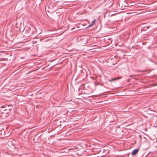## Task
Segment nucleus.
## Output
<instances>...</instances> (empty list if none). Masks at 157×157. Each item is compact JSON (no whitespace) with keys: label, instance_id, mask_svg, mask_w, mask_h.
<instances>
[{"label":"nucleus","instance_id":"nucleus-8","mask_svg":"<svg viewBox=\"0 0 157 157\" xmlns=\"http://www.w3.org/2000/svg\"><path fill=\"white\" fill-rule=\"evenodd\" d=\"M1 108H3V107H4V106H1Z\"/></svg>","mask_w":157,"mask_h":157},{"label":"nucleus","instance_id":"nucleus-2","mask_svg":"<svg viewBox=\"0 0 157 157\" xmlns=\"http://www.w3.org/2000/svg\"><path fill=\"white\" fill-rule=\"evenodd\" d=\"M139 149H135L134 150H133L132 153V155H135L137 154V153L139 151Z\"/></svg>","mask_w":157,"mask_h":157},{"label":"nucleus","instance_id":"nucleus-11","mask_svg":"<svg viewBox=\"0 0 157 157\" xmlns=\"http://www.w3.org/2000/svg\"><path fill=\"white\" fill-rule=\"evenodd\" d=\"M113 14H112V15H111V16H113Z\"/></svg>","mask_w":157,"mask_h":157},{"label":"nucleus","instance_id":"nucleus-7","mask_svg":"<svg viewBox=\"0 0 157 157\" xmlns=\"http://www.w3.org/2000/svg\"><path fill=\"white\" fill-rule=\"evenodd\" d=\"M130 80H131L130 79H128L127 80V81L128 82H129Z\"/></svg>","mask_w":157,"mask_h":157},{"label":"nucleus","instance_id":"nucleus-6","mask_svg":"<svg viewBox=\"0 0 157 157\" xmlns=\"http://www.w3.org/2000/svg\"><path fill=\"white\" fill-rule=\"evenodd\" d=\"M130 76L131 78H133V75H131Z\"/></svg>","mask_w":157,"mask_h":157},{"label":"nucleus","instance_id":"nucleus-1","mask_svg":"<svg viewBox=\"0 0 157 157\" xmlns=\"http://www.w3.org/2000/svg\"><path fill=\"white\" fill-rule=\"evenodd\" d=\"M121 78H122L121 77H119L117 78H112L111 79H108V81L110 82H111L112 81H115L116 80H118L119 79Z\"/></svg>","mask_w":157,"mask_h":157},{"label":"nucleus","instance_id":"nucleus-5","mask_svg":"<svg viewBox=\"0 0 157 157\" xmlns=\"http://www.w3.org/2000/svg\"><path fill=\"white\" fill-rule=\"evenodd\" d=\"M137 71L138 72H145V71Z\"/></svg>","mask_w":157,"mask_h":157},{"label":"nucleus","instance_id":"nucleus-9","mask_svg":"<svg viewBox=\"0 0 157 157\" xmlns=\"http://www.w3.org/2000/svg\"><path fill=\"white\" fill-rule=\"evenodd\" d=\"M47 7L48 8H49V7H49L48 6H47Z\"/></svg>","mask_w":157,"mask_h":157},{"label":"nucleus","instance_id":"nucleus-10","mask_svg":"<svg viewBox=\"0 0 157 157\" xmlns=\"http://www.w3.org/2000/svg\"><path fill=\"white\" fill-rule=\"evenodd\" d=\"M155 147L157 148V145Z\"/></svg>","mask_w":157,"mask_h":157},{"label":"nucleus","instance_id":"nucleus-4","mask_svg":"<svg viewBox=\"0 0 157 157\" xmlns=\"http://www.w3.org/2000/svg\"><path fill=\"white\" fill-rule=\"evenodd\" d=\"M140 75H133V77H138Z\"/></svg>","mask_w":157,"mask_h":157},{"label":"nucleus","instance_id":"nucleus-3","mask_svg":"<svg viewBox=\"0 0 157 157\" xmlns=\"http://www.w3.org/2000/svg\"><path fill=\"white\" fill-rule=\"evenodd\" d=\"M96 20L94 19L93 21H92V23L88 26V28L94 25V24L96 22Z\"/></svg>","mask_w":157,"mask_h":157}]
</instances>
